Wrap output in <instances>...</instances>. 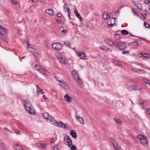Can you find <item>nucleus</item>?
Wrapping results in <instances>:
<instances>
[{
  "mask_svg": "<svg viewBox=\"0 0 150 150\" xmlns=\"http://www.w3.org/2000/svg\"><path fill=\"white\" fill-rule=\"evenodd\" d=\"M23 105L26 110L31 114L35 115L36 112L32 107L30 102L27 100H25L23 101Z\"/></svg>",
  "mask_w": 150,
  "mask_h": 150,
  "instance_id": "obj_1",
  "label": "nucleus"
},
{
  "mask_svg": "<svg viewBox=\"0 0 150 150\" xmlns=\"http://www.w3.org/2000/svg\"><path fill=\"white\" fill-rule=\"evenodd\" d=\"M27 47L28 50L31 52L33 56L35 57H38V54L37 53V48L34 45L28 44Z\"/></svg>",
  "mask_w": 150,
  "mask_h": 150,
  "instance_id": "obj_2",
  "label": "nucleus"
},
{
  "mask_svg": "<svg viewBox=\"0 0 150 150\" xmlns=\"http://www.w3.org/2000/svg\"><path fill=\"white\" fill-rule=\"evenodd\" d=\"M43 116L47 121L50 120V122L52 123V124L54 125V122L56 121V120L52 116L47 112L44 113L43 114Z\"/></svg>",
  "mask_w": 150,
  "mask_h": 150,
  "instance_id": "obj_3",
  "label": "nucleus"
},
{
  "mask_svg": "<svg viewBox=\"0 0 150 150\" xmlns=\"http://www.w3.org/2000/svg\"><path fill=\"white\" fill-rule=\"evenodd\" d=\"M137 138L140 140L141 143L143 145H148V141L146 138L145 136L139 134L137 136Z\"/></svg>",
  "mask_w": 150,
  "mask_h": 150,
  "instance_id": "obj_4",
  "label": "nucleus"
},
{
  "mask_svg": "<svg viewBox=\"0 0 150 150\" xmlns=\"http://www.w3.org/2000/svg\"><path fill=\"white\" fill-rule=\"evenodd\" d=\"M52 48L56 50H59L62 48V45L59 43H56L53 44L52 46Z\"/></svg>",
  "mask_w": 150,
  "mask_h": 150,
  "instance_id": "obj_5",
  "label": "nucleus"
},
{
  "mask_svg": "<svg viewBox=\"0 0 150 150\" xmlns=\"http://www.w3.org/2000/svg\"><path fill=\"white\" fill-rule=\"evenodd\" d=\"M54 122V125L55 126H57L59 127H62L63 128H66V126H67V125L66 123L64 124L62 122L60 121L59 123L56 120V121H55Z\"/></svg>",
  "mask_w": 150,
  "mask_h": 150,
  "instance_id": "obj_6",
  "label": "nucleus"
},
{
  "mask_svg": "<svg viewBox=\"0 0 150 150\" xmlns=\"http://www.w3.org/2000/svg\"><path fill=\"white\" fill-rule=\"evenodd\" d=\"M117 48L120 50H123L126 48L125 45L121 42H119L116 43Z\"/></svg>",
  "mask_w": 150,
  "mask_h": 150,
  "instance_id": "obj_7",
  "label": "nucleus"
},
{
  "mask_svg": "<svg viewBox=\"0 0 150 150\" xmlns=\"http://www.w3.org/2000/svg\"><path fill=\"white\" fill-rule=\"evenodd\" d=\"M64 141H66L68 144V146L70 147L72 144V140L67 135L65 136L64 137Z\"/></svg>",
  "mask_w": 150,
  "mask_h": 150,
  "instance_id": "obj_8",
  "label": "nucleus"
},
{
  "mask_svg": "<svg viewBox=\"0 0 150 150\" xmlns=\"http://www.w3.org/2000/svg\"><path fill=\"white\" fill-rule=\"evenodd\" d=\"M113 146L115 150H121L119 146L117 143L115 141L113 138L111 137L110 138Z\"/></svg>",
  "mask_w": 150,
  "mask_h": 150,
  "instance_id": "obj_9",
  "label": "nucleus"
},
{
  "mask_svg": "<svg viewBox=\"0 0 150 150\" xmlns=\"http://www.w3.org/2000/svg\"><path fill=\"white\" fill-rule=\"evenodd\" d=\"M130 88L132 90H140L142 89V87L139 86L137 85H132L129 86Z\"/></svg>",
  "mask_w": 150,
  "mask_h": 150,
  "instance_id": "obj_10",
  "label": "nucleus"
},
{
  "mask_svg": "<svg viewBox=\"0 0 150 150\" xmlns=\"http://www.w3.org/2000/svg\"><path fill=\"white\" fill-rule=\"evenodd\" d=\"M59 82L60 83V84L63 87L66 89L69 88V86L63 80H59Z\"/></svg>",
  "mask_w": 150,
  "mask_h": 150,
  "instance_id": "obj_11",
  "label": "nucleus"
},
{
  "mask_svg": "<svg viewBox=\"0 0 150 150\" xmlns=\"http://www.w3.org/2000/svg\"><path fill=\"white\" fill-rule=\"evenodd\" d=\"M105 42L106 44L110 46H114L115 45L113 42L109 39L105 40Z\"/></svg>",
  "mask_w": 150,
  "mask_h": 150,
  "instance_id": "obj_12",
  "label": "nucleus"
},
{
  "mask_svg": "<svg viewBox=\"0 0 150 150\" xmlns=\"http://www.w3.org/2000/svg\"><path fill=\"white\" fill-rule=\"evenodd\" d=\"M77 112L78 111H77L76 112V118L77 119V121L79 122L80 123L83 124L84 123L83 118L82 117L77 116Z\"/></svg>",
  "mask_w": 150,
  "mask_h": 150,
  "instance_id": "obj_13",
  "label": "nucleus"
},
{
  "mask_svg": "<svg viewBox=\"0 0 150 150\" xmlns=\"http://www.w3.org/2000/svg\"><path fill=\"white\" fill-rule=\"evenodd\" d=\"M1 35V36H0V39L1 40L5 43H7L8 40L7 36L5 35Z\"/></svg>",
  "mask_w": 150,
  "mask_h": 150,
  "instance_id": "obj_14",
  "label": "nucleus"
},
{
  "mask_svg": "<svg viewBox=\"0 0 150 150\" xmlns=\"http://www.w3.org/2000/svg\"><path fill=\"white\" fill-rule=\"evenodd\" d=\"M77 53L81 59H86V56L84 53L82 52L79 51L77 52Z\"/></svg>",
  "mask_w": 150,
  "mask_h": 150,
  "instance_id": "obj_15",
  "label": "nucleus"
},
{
  "mask_svg": "<svg viewBox=\"0 0 150 150\" xmlns=\"http://www.w3.org/2000/svg\"><path fill=\"white\" fill-rule=\"evenodd\" d=\"M41 70L39 71V72L41 74H44L46 76H47L49 74V72L46 71V70L43 68H42Z\"/></svg>",
  "mask_w": 150,
  "mask_h": 150,
  "instance_id": "obj_16",
  "label": "nucleus"
},
{
  "mask_svg": "<svg viewBox=\"0 0 150 150\" xmlns=\"http://www.w3.org/2000/svg\"><path fill=\"white\" fill-rule=\"evenodd\" d=\"M133 2L134 5L137 7V8L142 10V6L141 4L138 1H134Z\"/></svg>",
  "mask_w": 150,
  "mask_h": 150,
  "instance_id": "obj_17",
  "label": "nucleus"
},
{
  "mask_svg": "<svg viewBox=\"0 0 150 150\" xmlns=\"http://www.w3.org/2000/svg\"><path fill=\"white\" fill-rule=\"evenodd\" d=\"M64 97L65 100L67 102H70L72 100V98L67 94L65 95Z\"/></svg>",
  "mask_w": 150,
  "mask_h": 150,
  "instance_id": "obj_18",
  "label": "nucleus"
},
{
  "mask_svg": "<svg viewBox=\"0 0 150 150\" xmlns=\"http://www.w3.org/2000/svg\"><path fill=\"white\" fill-rule=\"evenodd\" d=\"M46 12L50 16H53L54 15L53 11L52 9H49L46 10Z\"/></svg>",
  "mask_w": 150,
  "mask_h": 150,
  "instance_id": "obj_19",
  "label": "nucleus"
},
{
  "mask_svg": "<svg viewBox=\"0 0 150 150\" xmlns=\"http://www.w3.org/2000/svg\"><path fill=\"white\" fill-rule=\"evenodd\" d=\"M72 76L74 79L75 80L77 79H79V76L78 74L75 71H71Z\"/></svg>",
  "mask_w": 150,
  "mask_h": 150,
  "instance_id": "obj_20",
  "label": "nucleus"
},
{
  "mask_svg": "<svg viewBox=\"0 0 150 150\" xmlns=\"http://www.w3.org/2000/svg\"><path fill=\"white\" fill-rule=\"evenodd\" d=\"M103 18L104 19L107 20L110 17V14L109 13L108 14L106 13H104L102 16Z\"/></svg>",
  "mask_w": 150,
  "mask_h": 150,
  "instance_id": "obj_21",
  "label": "nucleus"
},
{
  "mask_svg": "<svg viewBox=\"0 0 150 150\" xmlns=\"http://www.w3.org/2000/svg\"><path fill=\"white\" fill-rule=\"evenodd\" d=\"M114 19V18H111L109 19L108 21H107V23L108 24L111 26V27H112L113 26V24L114 23H114H112L111 21H113V19Z\"/></svg>",
  "mask_w": 150,
  "mask_h": 150,
  "instance_id": "obj_22",
  "label": "nucleus"
},
{
  "mask_svg": "<svg viewBox=\"0 0 150 150\" xmlns=\"http://www.w3.org/2000/svg\"><path fill=\"white\" fill-rule=\"evenodd\" d=\"M70 134L72 137L76 139L77 137V134L74 130H71L70 132Z\"/></svg>",
  "mask_w": 150,
  "mask_h": 150,
  "instance_id": "obj_23",
  "label": "nucleus"
},
{
  "mask_svg": "<svg viewBox=\"0 0 150 150\" xmlns=\"http://www.w3.org/2000/svg\"><path fill=\"white\" fill-rule=\"evenodd\" d=\"M6 29L4 28L2 26L0 28V35H5L6 34L5 31Z\"/></svg>",
  "mask_w": 150,
  "mask_h": 150,
  "instance_id": "obj_24",
  "label": "nucleus"
},
{
  "mask_svg": "<svg viewBox=\"0 0 150 150\" xmlns=\"http://www.w3.org/2000/svg\"><path fill=\"white\" fill-rule=\"evenodd\" d=\"M139 54L141 55L143 57L146 58H149L150 57V54L149 53L142 52L139 53Z\"/></svg>",
  "mask_w": 150,
  "mask_h": 150,
  "instance_id": "obj_25",
  "label": "nucleus"
},
{
  "mask_svg": "<svg viewBox=\"0 0 150 150\" xmlns=\"http://www.w3.org/2000/svg\"><path fill=\"white\" fill-rule=\"evenodd\" d=\"M59 60L62 63L66 64H67V62L65 60V59L64 58L62 57H60L59 58Z\"/></svg>",
  "mask_w": 150,
  "mask_h": 150,
  "instance_id": "obj_26",
  "label": "nucleus"
},
{
  "mask_svg": "<svg viewBox=\"0 0 150 150\" xmlns=\"http://www.w3.org/2000/svg\"><path fill=\"white\" fill-rule=\"evenodd\" d=\"M76 80L77 81V82L78 83L79 87L82 88L83 87V85L81 80L79 78V79H76Z\"/></svg>",
  "mask_w": 150,
  "mask_h": 150,
  "instance_id": "obj_27",
  "label": "nucleus"
},
{
  "mask_svg": "<svg viewBox=\"0 0 150 150\" xmlns=\"http://www.w3.org/2000/svg\"><path fill=\"white\" fill-rule=\"evenodd\" d=\"M129 45H132L133 46H137L138 45L139 43L137 41H134L130 43H129Z\"/></svg>",
  "mask_w": 150,
  "mask_h": 150,
  "instance_id": "obj_28",
  "label": "nucleus"
},
{
  "mask_svg": "<svg viewBox=\"0 0 150 150\" xmlns=\"http://www.w3.org/2000/svg\"><path fill=\"white\" fill-rule=\"evenodd\" d=\"M37 86V93L38 95H39V93H40L41 92H42V94H43L44 93V92H42V90L40 89L39 87H38V85H36Z\"/></svg>",
  "mask_w": 150,
  "mask_h": 150,
  "instance_id": "obj_29",
  "label": "nucleus"
},
{
  "mask_svg": "<svg viewBox=\"0 0 150 150\" xmlns=\"http://www.w3.org/2000/svg\"><path fill=\"white\" fill-rule=\"evenodd\" d=\"M47 144H42V143H38L37 144V146L38 147H41V148L45 147L47 145Z\"/></svg>",
  "mask_w": 150,
  "mask_h": 150,
  "instance_id": "obj_30",
  "label": "nucleus"
},
{
  "mask_svg": "<svg viewBox=\"0 0 150 150\" xmlns=\"http://www.w3.org/2000/svg\"><path fill=\"white\" fill-rule=\"evenodd\" d=\"M0 146L1 148L3 150H7V149L5 146V145L2 143H1L0 144Z\"/></svg>",
  "mask_w": 150,
  "mask_h": 150,
  "instance_id": "obj_31",
  "label": "nucleus"
},
{
  "mask_svg": "<svg viewBox=\"0 0 150 150\" xmlns=\"http://www.w3.org/2000/svg\"><path fill=\"white\" fill-rule=\"evenodd\" d=\"M143 81L146 84L149 85H150V81L148 80L146 78H144L142 79Z\"/></svg>",
  "mask_w": 150,
  "mask_h": 150,
  "instance_id": "obj_32",
  "label": "nucleus"
},
{
  "mask_svg": "<svg viewBox=\"0 0 150 150\" xmlns=\"http://www.w3.org/2000/svg\"><path fill=\"white\" fill-rule=\"evenodd\" d=\"M121 33L124 35H127L129 33L128 31L125 30H123L121 31Z\"/></svg>",
  "mask_w": 150,
  "mask_h": 150,
  "instance_id": "obj_33",
  "label": "nucleus"
},
{
  "mask_svg": "<svg viewBox=\"0 0 150 150\" xmlns=\"http://www.w3.org/2000/svg\"><path fill=\"white\" fill-rule=\"evenodd\" d=\"M100 48L101 50H104L105 51H106V50H108L109 49L107 47L105 46H101L100 47Z\"/></svg>",
  "mask_w": 150,
  "mask_h": 150,
  "instance_id": "obj_34",
  "label": "nucleus"
},
{
  "mask_svg": "<svg viewBox=\"0 0 150 150\" xmlns=\"http://www.w3.org/2000/svg\"><path fill=\"white\" fill-rule=\"evenodd\" d=\"M139 104L141 105H143L144 106H146L147 103L145 101H144L142 100H140L139 102Z\"/></svg>",
  "mask_w": 150,
  "mask_h": 150,
  "instance_id": "obj_35",
  "label": "nucleus"
},
{
  "mask_svg": "<svg viewBox=\"0 0 150 150\" xmlns=\"http://www.w3.org/2000/svg\"><path fill=\"white\" fill-rule=\"evenodd\" d=\"M114 119L116 121L117 123L118 124H120V125L122 124V122L120 120L117 118H115Z\"/></svg>",
  "mask_w": 150,
  "mask_h": 150,
  "instance_id": "obj_36",
  "label": "nucleus"
},
{
  "mask_svg": "<svg viewBox=\"0 0 150 150\" xmlns=\"http://www.w3.org/2000/svg\"><path fill=\"white\" fill-rule=\"evenodd\" d=\"M16 146L15 148L17 150H24L21 147L19 146L18 144H16Z\"/></svg>",
  "mask_w": 150,
  "mask_h": 150,
  "instance_id": "obj_37",
  "label": "nucleus"
},
{
  "mask_svg": "<svg viewBox=\"0 0 150 150\" xmlns=\"http://www.w3.org/2000/svg\"><path fill=\"white\" fill-rule=\"evenodd\" d=\"M67 11L68 13V17H69V18L70 19H71V18L70 17V14H71V11H70V8H67Z\"/></svg>",
  "mask_w": 150,
  "mask_h": 150,
  "instance_id": "obj_38",
  "label": "nucleus"
},
{
  "mask_svg": "<svg viewBox=\"0 0 150 150\" xmlns=\"http://www.w3.org/2000/svg\"><path fill=\"white\" fill-rule=\"evenodd\" d=\"M75 16L77 17H78L81 21H83V19L81 17V16L80 15V14L79 13L76 14V15H75Z\"/></svg>",
  "mask_w": 150,
  "mask_h": 150,
  "instance_id": "obj_39",
  "label": "nucleus"
},
{
  "mask_svg": "<svg viewBox=\"0 0 150 150\" xmlns=\"http://www.w3.org/2000/svg\"><path fill=\"white\" fill-rule=\"evenodd\" d=\"M70 149L71 150H76L77 149V147L75 145L72 144Z\"/></svg>",
  "mask_w": 150,
  "mask_h": 150,
  "instance_id": "obj_40",
  "label": "nucleus"
},
{
  "mask_svg": "<svg viewBox=\"0 0 150 150\" xmlns=\"http://www.w3.org/2000/svg\"><path fill=\"white\" fill-rule=\"evenodd\" d=\"M132 13L135 15L137 16H139L138 15V13H139L137 12H136L134 9L133 8H132Z\"/></svg>",
  "mask_w": 150,
  "mask_h": 150,
  "instance_id": "obj_41",
  "label": "nucleus"
},
{
  "mask_svg": "<svg viewBox=\"0 0 150 150\" xmlns=\"http://www.w3.org/2000/svg\"><path fill=\"white\" fill-rule=\"evenodd\" d=\"M64 44L67 47H70V43L68 42H64Z\"/></svg>",
  "mask_w": 150,
  "mask_h": 150,
  "instance_id": "obj_42",
  "label": "nucleus"
},
{
  "mask_svg": "<svg viewBox=\"0 0 150 150\" xmlns=\"http://www.w3.org/2000/svg\"><path fill=\"white\" fill-rule=\"evenodd\" d=\"M36 69L39 71L40 70H41L40 69L42 68L40 65H36L35 66Z\"/></svg>",
  "mask_w": 150,
  "mask_h": 150,
  "instance_id": "obj_43",
  "label": "nucleus"
},
{
  "mask_svg": "<svg viewBox=\"0 0 150 150\" xmlns=\"http://www.w3.org/2000/svg\"><path fill=\"white\" fill-rule=\"evenodd\" d=\"M11 3L12 4H17V2L15 0H10Z\"/></svg>",
  "mask_w": 150,
  "mask_h": 150,
  "instance_id": "obj_44",
  "label": "nucleus"
},
{
  "mask_svg": "<svg viewBox=\"0 0 150 150\" xmlns=\"http://www.w3.org/2000/svg\"><path fill=\"white\" fill-rule=\"evenodd\" d=\"M68 6V4L67 3H65L64 4V5L63 6V8L64 11H66V9L67 10V8H68L67 7Z\"/></svg>",
  "mask_w": 150,
  "mask_h": 150,
  "instance_id": "obj_45",
  "label": "nucleus"
},
{
  "mask_svg": "<svg viewBox=\"0 0 150 150\" xmlns=\"http://www.w3.org/2000/svg\"><path fill=\"white\" fill-rule=\"evenodd\" d=\"M114 63L116 64L117 65H121L122 64L118 61L116 60H115V62Z\"/></svg>",
  "mask_w": 150,
  "mask_h": 150,
  "instance_id": "obj_46",
  "label": "nucleus"
},
{
  "mask_svg": "<svg viewBox=\"0 0 150 150\" xmlns=\"http://www.w3.org/2000/svg\"><path fill=\"white\" fill-rule=\"evenodd\" d=\"M120 36L118 34H115V38L117 40H120Z\"/></svg>",
  "mask_w": 150,
  "mask_h": 150,
  "instance_id": "obj_47",
  "label": "nucleus"
},
{
  "mask_svg": "<svg viewBox=\"0 0 150 150\" xmlns=\"http://www.w3.org/2000/svg\"><path fill=\"white\" fill-rule=\"evenodd\" d=\"M137 72L139 74H143L144 73V71L142 70L138 69Z\"/></svg>",
  "mask_w": 150,
  "mask_h": 150,
  "instance_id": "obj_48",
  "label": "nucleus"
},
{
  "mask_svg": "<svg viewBox=\"0 0 150 150\" xmlns=\"http://www.w3.org/2000/svg\"><path fill=\"white\" fill-rule=\"evenodd\" d=\"M52 150H58V146L56 145L55 146H52Z\"/></svg>",
  "mask_w": 150,
  "mask_h": 150,
  "instance_id": "obj_49",
  "label": "nucleus"
},
{
  "mask_svg": "<svg viewBox=\"0 0 150 150\" xmlns=\"http://www.w3.org/2000/svg\"><path fill=\"white\" fill-rule=\"evenodd\" d=\"M141 15L143 17V19H145L146 18V17L147 16V15L146 14V13L144 14H141Z\"/></svg>",
  "mask_w": 150,
  "mask_h": 150,
  "instance_id": "obj_50",
  "label": "nucleus"
},
{
  "mask_svg": "<svg viewBox=\"0 0 150 150\" xmlns=\"http://www.w3.org/2000/svg\"><path fill=\"white\" fill-rule=\"evenodd\" d=\"M144 24L145 26L147 28H149L150 25L149 24H148L147 23H146L145 22H144Z\"/></svg>",
  "mask_w": 150,
  "mask_h": 150,
  "instance_id": "obj_51",
  "label": "nucleus"
},
{
  "mask_svg": "<svg viewBox=\"0 0 150 150\" xmlns=\"http://www.w3.org/2000/svg\"><path fill=\"white\" fill-rule=\"evenodd\" d=\"M129 53V51H128L125 50V51H123L122 52V54H128Z\"/></svg>",
  "mask_w": 150,
  "mask_h": 150,
  "instance_id": "obj_52",
  "label": "nucleus"
},
{
  "mask_svg": "<svg viewBox=\"0 0 150 150\" xmlns=\"http://www.w3.org/2000/svg\"><path fill=\"white\" fill-rule=\"evenodd\" d=\"M55 21L57 22L58 24H59L61 23V21L60 20L56 19Z\"/></svg>",
  "mask_w": 150,
  "mask_h": 150,
  "instance_id": "obj_53",
  "label": "nucleus"
},
{
  "mask_svg": "<svg viewBox=\"0 0 150 150\" xmlns=\"http://www.w3.org/2000/svg\"><path fill=\"white\" fill-rule=\"evenodd\" d=\"M144 2L145 3L148 4L150 3V0H144Z\"/></svg>",
  "mask_w": 150,
  "mask_h": 150,
  "instance_id": "obj_54",
  "label": "nucleus"
},
{
  "mask_svg": "<svg viewBox=\"0 0 150 150\" xmlns=\"http://www.w3.org/2000/svg\"><path fill=\"white\" fill-rule=\"evenodd\" d=\"M57 16L59 18H60L62 16V14L60 12H59L58 14L57 15Z\"/></svg>",
  "mask_w": 150,
  "mask_h": 150,
  "instance_id": "obj_55",
  "label": "nucleus"
},
{
  "mask_svg": "<svg viewBox=\"0 0 150 150\" xmlns=\"http://www.w3.org/2000/svg\"><path fill=\"white\" fill-rule=\"evenodd\" d=\"M133 71L134 72H137L138 69H136V68H133L132 69Z\"/></svg>",
  "mask_w": 150,
  "mask_h": 150,
  "instance_id": "obj_56",
  "label": "nucleus"
},
{
  "mask_svg": "<svg viewBox=\"0 0 150 150\" xmlns=\"http://www.w3.org/2000/svg\"><path fill=\"white\" fill-rule=\"evenodd\" d=\"M146 112H148V114L150 115V109L148 108L146 110Z\"/></svg>",
  "mask_w": 150,
  "mask_h": 150,
  "instance_id": "obj_57",
  "label": "nucleus"
},
{
  "mask_svg": "<svg viewBox=\"0 0 150 150\" xmlns=\"http://www.w3.org/2000/svg\"><path fill=\"white\" fill-rule=\"evenodd\" d=\"M67 31V30L66 29H63L62 31L61 32L62 33H66Z\"/></svg>",
  "mask_w": 150,
  "mask_h": 150,
  "instance_id": "obj_58",
  "label": "nucleus"
},
{
  "mask_svg": "<svg viewBox=\"0 0 150 150\" xmlns=\"http://www.w3.org/2000/svg\"><path fill=\"white\" fill-rule=\"evenodd\" d=\"M74 13H75V15H76V14L79 13L78 12V11L76 9L75 10Z\"/></svg>",
  "mask_w": 150,
  "mask_h": 150,
  "instance_id": "obj_59",
  "label": "nucleus"
},
{
  "mask_svg": "<svg viewBox=\"0 0 150 150\" xmlns=\"http://www.w3.org/2000/svg\"><path fill=\"white\" fill-rule=\"evenodd\" d=\"M119 12H120L119 11H116L115 12V15H116V16H117V15H116L117 13L118 14V15L119 14Z\"/></svg>",
  "mask_w": 150,
  "mask_h": 150,
  "instance_id": "obj_60",
  "label": "nucleus"
},
{
  "mask_svg": "<svg viewBox=\"0 0 150 150\" xmlns=\"http://www.w3.org/2000/svg\"><path fill=\"white\" fill-rule=\"evenodd\" d=\"M54 141V139H52L50 140V142L51 143H53Z\"/></svg>",
  "mask_w": 150,
  "mask_h": 150,
  "instance_id": "obj_61",
  "label": "nucleus"
},
{
  "mask_svg": "<svg viewBox=\"0 0 150 150\" xmlns=\"http://www.w3.org/2000/svg\"><path fill=\"white\" fill-rule=\"evenodd\" d=\"M38 1V0H32L33 2L35 3L36 2Z\"/></svg>",
  "mask_w": 150,
  "mask_h": 150,
  "instance_id": "obj_62",
  "label": "nucleus"
},
{
  "mask_svg": "<svg viewBox=\"0 0 150 150\" xmlns=\"http://www.w3.org/2000/svg\"><path fill=\"white\" fill-rule=\"evenodd\" d=\"M123 7V6L122 5H120L119 7L118 8L119 9H121Z\"/></svg>",
  "mask_w": 150,
  "mask_h": 150,
  "instance_id": "obj_63",
  "label": "nucleus"
},
{
  "mask_svg": "<svg viewBox=\"0 0 150 150\" xmlns=\"http://www.w3.org/2000/svg\"><path fill=\"white\" fill-rule=\"evenodd\" d=\"M43 98H44V99H46L47 98V97L45 95H43Z\"/></svg>",
  "mask_w": 150,
  "mask_h": 150,
  "instance_id": "obj_64",
  "label": "nucleus"
}]
</instances>
